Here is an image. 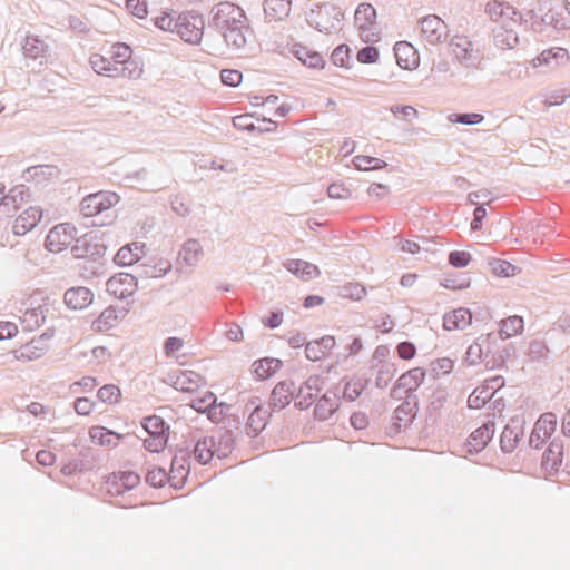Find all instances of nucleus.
<instances>
[{
	"label": "nucleus",
	"instance_id": "nucleus-1",
	"mask_svg": "<svg viewBox=\"0 0 570 570\" xmlns=\"http://www.w3.org/2000/svg\"><path fill=\"white\" fill-rule=\"evenodd\" d=\"M131 48L124 42H116L104 47L101 52L92 53L90 65L95 72L104 76L121 75L131 80H138L144 75V66L140 61L132 60Z\"/></svg>",
	"mask_w": 570,
	"mask_h": 570
},
{
	"label": "nucleus",
	"instance_id": "nucleus-2",
	"mask_svg": "<svg viewBox=\"0 0 570 570\" xmlns=\"http://www.w3.org/2000/svg\"><path fill=\"white\" fill-rule=\"evenodd\" d=\"M214 26L232 51L243 50L252 36L244 10L230 2L219 3L214 13Z\"/></svg>",
	"mask_w": 570,
	"mask_h": 570
},
{
	"label": "nucleus",
	"instance_id": "nucleus-3",
	"mask_svg": "<svg viewBox=\"0 0 570 570\" xmlns=\"http://www.w3.org/2000/svg\"><path fill=\"white\" fill-rule=\"evenodd\" d=\"M485 13L500 26L494 35L495 45L501 49L514 48L519 43L514 27L522 21L517 9L507 1L491 0L485 4Z\"/></svg>",
	"mask_w": 570,
	"mask_h": 570
},
{
	"label": "nucleus",
	"instance_id": "nucleus-4",
	"mask_svg": "<svg viewBox=\"0 0 570 570\" xmlns=\"http://www.w3.org/2000/svg\"><path fill=\"white\" fill-rule=\"evenodd\" d=\"M344 11L333 2L318 4L308 14V21L316 29L324 33H333L342 28Z\"/></svg>",
	"mask_w": 570,
	"mask_h": 570
},
{
	"label": "nucleus",
	"instance_id": "nucleus-5",
	"mask_svg": "<svg viewBox=\"0 0 570 570\" xmlns=\"http://www.w3.org/2000/svg\"><path fill=\"white\" fill-rule=\"evenodd\" d=\"M354 24L363 42L376 43L381 40L377 12L371 3L364 2L357 6L354 13Z\"/></svg>",
	"mask_w": 570,
	"mask_h": 570
},
{
	"label": "nucleus",
	"instance_id": "nucleus-6",
	"mask_svg": "<svg viewBox=\"0 0 570 570\" xmlns=\"http://www.w3.org/2000/svg\"><path fill=\"white\" fill-rule=\"evenodd\" d=\"M230 451L229 439L222 434L204 436L199 439L194 448L195 459L202 463H209L215 456L225 458Z\"/></svg>",
	"mask_w": 570,
	"mask_h": 570
},
{
	"label": "nucleus",
	"instance_id": "nucleus-7",
	"mask_svg": "<svg viewBox=\"0 0 570 570\" xmlns=\"http://www.w3.org/2000/svg\"><path fill=\"white\" fill-rule=\"evenodd\" d=\"M142 426L148 433V438L144 440L145 448L155 453L163 451L169 436V426L166 422L158 415H151L144 420Z\"/></svg>",
	"mask_w": 570,
	"mask_h": 570
},
{
	"label": "nucleus",
	"instance_id": "nucleus-8",
	"mask_svg": "<svg viewBox=\"0 0 570 570\" xmlns=\"http://www.w3.org/2000/svg\"><path fill=\"white\" fill-rule=\"evenodd\" d=\"M450 53L466 67H479L481 58L472 41L464 35H454L449 42Z\"/></svg>",
	"mask_w": 570,
	"mask_h": 570
},
{
	"label": "nucleus",
	"instance_id": "nucleus-9",
	"mask_svg": "<svg viewBox=\"0 0 570 570\" xmlns=\"http://www.w3.org/2000/svg\"><path fill=\"white\" fill-rule=\"evenodd\" d=\"M120 197L114 191H99L86 196L81 204V213L86 217H94L116 206Z\"/></svg>",
	"mask_w": 570,
	"mask_h": 570
},
{
	"label": "nucleus",
	"instance_id": "nucleus-10",
	"mask_svg": "<svg viewBox=\"0 0 570 570\" xmlns=\"http://www.w3.org/2000/svg\"><path fill=\"white\" fill-rule=\"evenodd\" d=\"M205 21L200 16L180 14L176 33L185 41L197 45L203 39Z\"/></svg>",
	"mask_w": 570,
	"mask_h": 570
},
{
	"label": "nucleus",
	"instance_id": "nucleus-11",
	"mask_svg": "<svg viewBox=\"0 0 570 570\" xmlns=\"http://www.w3.org/2000/svg\"><path fill=\"white\" fill-rule=\"evenodd\" d=\"M558 425L557 415L552 412H546L534 423L531 431L529 443L534 449H540L556 432Z\"/></svg>",
	"mask_w": 570,
	"mask_h": 570
},
{
	"label": "nucleus",
	"instance_id": "nucleus-12",
	"mask_svg": "<svg viewBox=\"0 0 570 570\" xmlns=\"http://www.w3.org/2000/svg\"><path fill=\"white\" fill-rule=\"evenodd\" d=\"M76 237V228L70 224H59L50 229L47 235L46 246L52 253H60L72 244Z\"/></svg>",
	"mask_w": 570,
	"mask_h": 570
},
{
	"label": "nucleus",
	"instance_id": "nucleus-13",
	"mask_svg": "<svg viewBox=\"0 0 570 570\" xmlns=\"http://www.w3.org/2000/svg\"><path fill=\"white\" fill-rule=\"evenodd\" d=\"M137 288L136 278L128 273H119L110 277L107 282V292L116 298H127L131 296Z\"/></svg>",
	"mask_w": 570,
	"mask_h": 570
},
{
	"label": "nucleus",
	"instance_id": "nucleus-14",
	"mask_svg": "<svg viewBox=\"0 0 570 570\" xmlns=\"http://www.w3.org/2000/svg\"><path fill=\"white\" fill-rule=\"evenodd\" d=\"M127 309L109 306L105 308L91 323V330L95 333H107L118 326L126 317Z\"/></svg>",
	"mask_w": 570,
	"mask_h": 570
},
{
	"label": "nucleus",
	"instance_id": "nucleus-15",
	"mask_svg": "<svg viewBox=\"0 0 570 570\" xmlns=\"http://www.w3.org/2000/svg\"><path fill=\"white\" fill-rule=\"evenodd\" d=\"M30 197L29 188L22 184L11 187L8 191L3 190L1 197L0 215H11Z\"/></svg>",
	"mask_w": 570,
	"mask_h": 570
},
{
	"label": "nucleus",
	"instance_id": "nucleus-16",
	"mask_svg": "<svg viewBox=\"0 0 570 570\" xmlns=\"http://www.w3.org/2000/svg\"><path fill=\"white\" fill-rule=\"evenodd\" d=\"M43 215L42 208L39 206H29L23 209L14 219L12 230L16 235H24L33 229Z\"/></svg>",
	"mask_w": 570,
	"mask_h": 570
},
{
	"label": "nucleus",
	"instance_id": "nucleus-17",
	"mask_svg": "<svg viewBox=\"0 0 570 570\" xmlns=\"http://www.w3.org/2000/svg\"><path fill=\"white\" fill-rule=\"evenodd\" d=\"M421 32L430 43H439L446 36V24L438 16L430 14L421 20Z\"/></svg>",
	"mask_w": 570,
	"mask_h": 570
},
{
	"label": "nucleus",
	"instance_id": "nucleus-18",
	"mask_svg": "<svg viewBox=\"0 0 570 570\" xmlns=\"http://www.w3.org/2000/svg\"><path fill=\"white\" fill-rule=\"evenodd\" d=\"M94 293L85 286H76L66 291L63 299L68 308L81 311L90 306L94 302Z\"/></svg>",
	"mask_w": 570,
	"mask_h": 570
},
{
	"label": "nucleus",
	"instance_id": "nucleus-19",
	"mask_svg": "<svg viewBox=\"0 0 570 570\" xmlns=\"http://www.w3.org/2000/svg\"><path fill=\"white\" fill-rule=\"evenodd\" d=\"M570 55L564 48H551L543 50L538 57L532 60L533 67L547 66L557 68L569 63Z\"/></svg>",
	"mask_w": 570,
	"mask_h": 570
},
{
	"label": "nucleus",
	"instance_id": "nucleus-20",
	"mask_svg": "<svg viewBox=\"0 0 570 570\" xmlns=\"http://www.w3.org/2000/svg\"><path fill=\"white\" fill-rule=\"evenodd\" d=\"M394 52L397 65L405 70H414L420 63L416 49L407 41L396 42Z\"/></svg>",
	"mask_w": 570,
	"mask_h": 570
},
{
	"label": "nucleus",
	"instance_id": "nucleus-21",
	"mask_svg": "<svg viewBox=\"0 0 570 570\" xmlns=\"http://www.w3.org/2000/svg\"><path fill=\"white\" fill-rule=\"evenodd\" d=\"M59 176L57 167L49 165L32 166L24 170L23 179L36 185H46L56 180Z\"/></svg>",
	"mask_w": 570,
	"mask_h": 570
},
{
	"label": "nucleus",
	"instance_id": "nucleus-22",
	"mask_svg": "<svg viewBox=\"0 0 570 570\" xmlns=\"http://www.w3.org/2000/svg\"><path fill=\"white\" fill-rule=\"evenodd\" d=\"M48 348L43 336L35 337L26 345L13 351L14 357L20 361H32L41 357Z\"/></svg>",
	"mask_w": 570,
	"mask_h": 570
},
{
	"label": "nucleus",
	"instance_id": "nucleus-23",
	"mask_svg": "<svg viewBox=\"0 0 570 570\" xmlns=\"http://www.w3.org/2000/svg\"><path fill=\"white\" fill-rule=\"evenodd\" d=\"M320 383L321 379L318 376L308 377L299 387L295 403L301 409H306L312 405L315 400V396L320 392Z\"/></svg>",
	"mask_w": 570,
	"mask_h": 570
},
{
	"label": "nucleus",
	"instance_id": "nucleus-24",
	"mask_svg": "<svg viewBox=\"0 0 570 570\" xmlns=\"http://www.w3.org/2000/svg\"><path fill=\"white\" fill-rule=\"evenodd\" d=\"M146 245L134 242L122 246L115 256V262L121 266H131L145 255Z\"/></svg>",
	"mask_w": 570,
	"mask_h": 570
},
{
	"label": "nucleus",
	"instance_id": "nucleus-25",
	"mask_svg": "<svg viewBox=\"0 0 570 570\" xmlns=\"http://www.w3.org/2000/svg\"><path fill=\"white\" fill-rule=\"evenodd\" d=\"M205 380L197 373L193 371H180L176 374L174 380V386L177 390L187 393H194L199 390V387L205 386Z\"/></svg>",
	"mask_w": 570,
	"mask_h": 570
},
{
	"label": "nucleus",
	"instance_id": "nucleus-26",
	"mask_svg": "<svg viewBox=\"0 0 570 570\" xmlns=\"http://www.w3.org/2000/svg\"><path fill=\"white\" fill-rule=\"evenodd\" d=\"M563 451L562 446L551 443L542 455V469L549 475L557 473L562 464Z\"/></svg>",
	"mask_w": 570,
	"mask_h": 570
},
{
	"label": "nucleus",
	"instance_id": "nucleus-27",
	"mask_svg": "<svg viewBox=\"0 0 570 570\" xmlns=\"http://www.w3.org/2000/svg\"><path fill=\"white\" fill-rule=\"evenodd\" d=\"M335 346L333 336H324L318 341L309 342L305 347V354L311 361L324 358Z\"/></svg>",
	"mask_w": 570,
	"mask_h": 570
},
{
	"label": "nucleus",
	"instance_id": "nucleus-28",
	"mask_svg": "<svg viewBox=\"0 0 570 570\" xmlns=\"http://www.w3.org/2000/svg\"><path fill=\"white\" fill-rule=\"evenodd\" d=\"M471 322V312L462 307L445 314L443 318L444 328L448 331L464 330Z\"/></svg>",
	"mask_w": 570,
	"mask_h": 570
},
{
	"label": "nucleus",
	"instance_id": "nucleus-29",
	"mask_svg": "<svg viewBox=\"0 0 570 570\" xmlns=\"http://www.w3.org/2000/svg\"><path fill=\"white\" fill-rule=\"evenodd\" d=\"M285 267L303 281H311L320 275V269L316 265L302 259H289Z\"/></svg>",
	"mask_w": 570,
	"mask_h": 570
},
{
	"label": "nucleus",
	"instance_id": "nucleus-30",
	"mask_svg": "<svg viewBox=\"0 0 570 570\" xmlns=\"http://www.w3.org/2000/svg\"><path fill=\"white\" fill-rule=\"evenodd\" d=\"M291 0H266L264 12L269 21H282L289 16Z\"/></svg>",
	"mask_w": 570,
	"mask_h": 570
},
{
	"label": "nucleus",
	"instance_id": "nucleus-31",
	"mask_svg": "<svg viewBox=\"0 0 570 570\" xmlns=\"http://www.w3.org/2000/svg\"><path fill=\"white\" fill-rule=\"evenodd\" d=\"M295 385L292 381H282L272 391V403L285 407L294 399Z\"/></svg>",
	"mask_w": 570,
	"mask_h": 570
},
{
	"label": "nucleus",
	"instance_id": "nucleus-32",
	"mask_svg": "<svg viewBox=\"0 0 570 570\" xmlns=\"http://www.w3.org/2000/svg\"><path fill=\"white\" fill-rule=\"evenodd\" d=\"M89 438L96 444L111 446L118 443L121 435L105 426L95 425L89 429Z\"/></svg>",
	"mask_w": 570,
	"mask_h": 570
},
{
	"label": "nucleus",
	"instance_id": "nucleus-33",
	"mask_svg": "<svg viewBox=\"0 0 570 570\" xmlns=\"http://www.w3.org/2000/svg\"><path fill=\"white\" fill-rule=\"evenodd\" d=\"M189 474V466L184 456L178 458L177 455L173 459L171 468L168 473V480L175 487H181Z\"/></svg>",
	"mask_w": 570,
	"mask_h": 570
},
{
	"label": "nucleus",
	"instance_id": "nucleus-34",
	"mask_svg": "<svg viewBox=\"0 0 570 570\" xmlns=\"http://www.w3.org/2000/svg\"><path fill=\"white\" fill-rule=\"evenodd\" d=\"M493 429L488 424H484L473 431L468 440V446L470 451H481L492 439Z\"/></svg>",
	"mask_w": 570,
	"mask_h": 570
},
{
	"label": "nucleus",
	"instance_id": "nucleus-35",
	"mask_svg": "<svg viewBox=\"0 0 570 570\" xmlns=\"http://www.w3.org/2000/svg\"><path fill=\"white\" fill-rule=\"evenodd\" d=\"M26 57L37 60L47 56L48 47L36 36H27L22 46Z\"/></svg>",
	"mask_w": 570,
	"mask_h": 570
},
{
	"label": "nucleus",
	"instance_id": "nucleus-36",
	"mask_svg": "<svg viewBox=\"0 0 570 570\" xmlns=\"http://www.w3.org/2000/svg\"><path fill=\"white\" fill-rule=\"evenodd\" d=\"M424 379L425 371L421 367H414L399 377L397 385L406 391H415Z\"/></svg>",
	"mask_w": 570,
	"mask_h": 570
},
{
	"label": "nucleus",
	"instance_id": "nucleus-37",
	"mask_svg": "<svg viewBox=\"0 0 570 570\" xmlns=\"http://www.w3.org/2000/svg\"><path fill=\"white\" fill-rule=\"evenodd\" d=\"M268 417L267 409L256 406L247 420L248 434L257 435L261 433L266 428Z\"/></svg>",
	"mask_w": 570,
	"mask_h": 570
},
{
	"label": "nucleus",
	"instance_id": "nucleus-38",
	"mask_svg": "<svg viewBox=\"0 0 570 570\" xmlns=\"http://www.w3.org/2000/svg\"><path fill=\"white\" fill-rule=\"evenodd\" d=\"M338 409V400L336 395L324 394L315 405V415L320 420H327Z\"/></svg>",
	"mask_w": 570,
	"mask_h": 570
},
{
	"label": "nucleus",
	"instance_id": "nucleus-39",
	"mask_svg": "<svg viewBox=\"0 0 570 570\" xmlns=\"http://www.w3.org/2000/svg\"><path fill=\"white\" fill-rule=\"evenodd\" d=\"M295 56L303 65L307 66L308 68H323L325 63L323 57L318 52L304 46H298L296 48Z\"/></svg>",
	"mask_w": 570,
	"mask_h": 570
},
{
	"label": "nucleus",
	"instance_id": "nucleus-40",
	"mask_svg": "<svg viewBox=\"0 0 570 570\" xmlns=\"http://www.w3.org/2000/svg\"><path fill=\"white\" fill-rule=\"evenodd\" d=\"M281 367V361L276 358H262L254 363V374L259 380H266L274 375Z\"/></svg>",
	"mask_w": 570,
	"mask_h": 570
},
{
	"label": "nucleus",
	"instance_id": "nucleus-41",
	"mask_svg": "<svg viewBox=\"0 0 570 570\" xmlns=\"http://www.w3.org/2000/svg\"><path fill=\"white\" fill-rule=\"evenodd\" d=\"M353 164L357 170H380L387 166V163L381 158L372 157L368 155H356L353 158Z\"/></svg>",
	"mask_w": 570,
	"mask_h": 570
},
{
	"label": "nucleus",
	"instance_id": "nucleus-42",
	"mask_svg": "<svg viewBox=\"0 0 570 570\" xmlns=\"http://www.w3.org/2000/svg\"><path fill=\"white\" fill-rule=\"evenodd\" d=\"M523 318L520 316H511L503 320L500 325V336L511 337L519 334L523 330Z\"/></svg>",
	"mask_w": 570,
	"mask_h": 570
},
{
	"label": "nucleus",
	"instance_id": "nucleus-43",
	"mask_svg": "<svg viewBox=\"0 0 570 570\" xmlns=\"http://www.w3.org/2000/svg\"><path fill=\"white\" fill-rule=\"evenodd\" d=\"M491 273L499 277H511L517 275L518 267L503 259H492L490 262Z\"/></svg>",
	"mask_w": 570,
	"mask_h": 570
},
{
	"label": "nucleus",
	"instance_id": "nucleus-44",
	"mask_svg": "<svg viewBox=\"0 0 570 570\" xmlns=\"http://www.w3.org/2000/svg\"><path fill=\"white\" fill-rule=\"evenodd\" d=\"M98 399L108 404H117L121 399V391L115 384H106L98 390Z\"/></svg>",
	"mask_w": 570,
	"mask_h": 570
},
{
	"label": "nucleus",
	"instance_id": "nucleus-45",
	"mask_svg": "<svg viewBox=\"0 0 570 570\" xmlns=\"http://www.w3.org/2000/svg\"><path fill=\"white\" fill-rule=\"evenodd\" d=\"M491 396L492 393L488 387H476L468 399L469 406L472 409H480L491 399Z\"/></svg>",
	"mask_w": 570,
	"mask_h": 570
},
{
	"label": "nucleus",
	"instance_id": "nucleus-46",
	"mask_svg": "<svg viewBox=\"0 0 570 570\" xmlns=\"http://www.w3.org/2000/svg\"><path fill=\"white\" fill-rule=\"evenodd\" d=\"M140 482V476L132 471H125L115 474L112 478L114 484H121L125 489H132Z\"/></svg>",
	"mask_w": 570,
	"mask_h": 570
},
{
	"label": "nucleus",
	"instance_id": "nucleus-47",
	"mask_svg": "<svg viewBox=\"0 0 570 570\" xmlns=\"http://www.w3.org/2000/svg\"><path fill=\"white\" fill-rule=\"evenodd\" d=\"M216 404L214 393L206 391L203 396L193 399L190 406L197 412H206Z\"/></svg>",
	"mask_w": 570,
	"mask_h": 570
},
{
	"label": "nucleus",
	"instance_id": "nucleus-48",
	"mask_svg": "<svg viewBox=\"0 0 570 570\" xmlns=\"http://www.w3.org/2000/svg\"><path fill=\"white\" fill-rule=\"evenodd\" d=\"M155 24L164 31L175 32L178 24V18L175 19L171 12L163 11L155 18Z\"/></svg>",
	"mask_w": 570,
	"mask_h": 570
},
{
	"label": "nucleus",
	"instance_id": "nucleus-49",
	"mask_svg": "<svg viewBox=\"0 0 570 570\" xmlns=\"http://www.w3.org/2000/svg\"><path fill=\"white\" fill-rule=\"evenodd\" d=\"M146 481L155 488H160L169 481L168 473L163 468H153L148 471Z\"/></svg>",
	"mask_w": 570,
	"mask_h": 570
},
{
	"label": "nucleus",
	"instance_id": "nucleus-50",
	"mask_svg": "<svg viewBox=\"0 0 570 570\" xmlns=\"http://www.w3.org/2000/svg\"><path fill=\"white\" fill-rule=\"evenodd\" d=\"M126 8L139 19H144L148 14L146 0H126Z\"/></svg>",
	"mask_w": 570,
	"mask_h": 570
},
{
	"label": "nucleus",
	"instance_id": "nucleus-51",
	"mask_svg": "<svg viewBox=\"0 0 570 570\" xmlns=\"http://www.w3.org/2000/svg\"><path fill=\"white\" fill-rule=\"evenodd\" d=\"M220 79L226 86L237 87L243 80V75L235 69H224L220 72Z\"/></svg>",
	"mask_w": 570,
	"mask_h": 570
},
{
	"label": "nucleus",
	"instance_id": "nucleus-52",
	"mask_svg": "<svg viewBox=\"0 0 570 570\" xmlns=\"http://www.w3.org/2000/svg\"><path fill=\"white\" fill-rule=\"evenodd\" d=\"M391 111L397 119L411 121L417 116V110L412 106H394Z\"/></svg>",
	"mask_w": 570,
	"mask_h": 570
},
{
	"label": "nucleus",
	"instance_id": "nucleus-53",
	"mask_svg": "<svg viewBox=\"0 0 570 570\" xmlns=\"http://www.w3.org/2000/svg\"><path fill=\"white\" fill-rule=\"evenodd\" d=\"M379 50L375 47H365L357 52V61L361 63H374L379 59Z\"/></svg>",
	"mask_w": 570,
	"mask_h": 570
},
{
	"label": "nucleus",
	"instance_id": "nucleus-54",
	"mask_svg": "<svg viewBox=\"0 0 570 570\" xmlns=\"http://www.w3.org/2000/svg\"><path fill=\"white\" fill-rule=\"evenodd\" d=\"M95 402L88 397H78L75 401L73 407L79 415H89L95 409Z\"/></svg>",
	"mask_w": 570,
	"mask_h": 570
},
{
	"label": "nucleus",
	"instance_id": "nucleus-55",
	"mask_svg": "<svg viewBox=\"0 0 570 570\" xmlns=\"http://www.w3.org/2000/svg\"><path fill=\"white\" fill-rule=\"evenodd\" d=\"M471 261V255L464 250H455L450 253L449 262L454 267H465Z\"/></svg>",
	"mask_w": 570,
	"mask_h": 570
},
{
	"label": "nucleus",
	"instance_id": "nucleus-56",
	"mask_svg": "<svg viewBox=\"0 0 570 570\" xmlns=\"http://www.w3.org/2000/svg\"><path fill=\"white\" fill-rule=\"evenodd\" d=\"M450 121L452 122H460V124H466V125H474L479 124L483 120V116L480 114H463V115H451L449 117Z\"/></svg>",
	"mask_w": 570,
	"mask_h": 570
},
{
	"label": "nucleus",
	"instance_id": "nucleus-57",
	"mask_svg": "<svg viewBox=\"0 0 570 570\" xmlns=\"http://www.w3.org/2000/svg\"><path fill=\"white\" fill-rule=\"evenodd\" d=\"M397 355L402 360H412L416 354L414 344L410 342H402L396 347Z\"/></svg>",
	"mask_w": 570,
	"mask_h": 570
},
{
	"label": "nucleus",
	"instance_id": "nucleus-58",
	"mask_svg": "<svg viewBox=\"0 0 570 570\" xmlns=\"http://www.w3.org/2000/svg\"><path fill=\"white\" fill-rule=\"evenodd\" d=\"M18 333V327L11 322H0V340L13 337Z\"/></svg>",
	"mask_w": 570,
	"mask_h": 570
},
{
	"label": "nucleus",
	"instance_id": "nucleus-59",
	"mask_svg": "<svg viewBox=\"0 0 570 570\" xmlns=\"http://www.w3.org/2000/svg\"><path fill=\"white\" fill-rule=\"evenodd\" d=\"M348 51L350 49L347 46L337 47L332 53V60L334 61V63L338 66H344L348 57Z\"/></svg>",
	"mask_w": 570,
	"mask_h": 570
},
{
	"label": "nucleus",
	"instance_id": "nucleus-60",
	"mask_svg": "<svg viewBox=\"0 0 570 570\" xmlns=\"http://www.w3.org/2000/svg\"><path fill=\"white\" fill-rule=\"evenodd\" d=\"M183 347V340L178 337H169L165 343V352L168 356L174 355Z\"/></svg>",
	"mask_w": 570,
	"mask_h": 570
},
{
	"label": "nucleus",
	"instance_id": "nucleus-61",
	"mask_svg": "<svg viewBox=\"0 0 570 570\" xmlns=\"http://www.w3.org/2000/svg\"><path fill=\"white\" fill-rule=\"evenodd\" d=\"M453 366H454V362L451 358L442 357L435 362L434 371H439L441 373L446 374L453 370Z\"/></svg>",
	"mask_w": 570,
	"mask_h": 570
},
{
	"label": "nucleus",
	"instance_id": "nucleus-62",
	"mask_svg": "<svg viewBox=\"0 0 570 570\" xmlns=\"http://www.w3.org/2000/svg\"><path fill=\"white\" fill-rule=\"evenodd\" d=\"M367 193L372 197L381 198L387 195L389 187L383 184L374 183L368 187Z\"/></svg>",
	"mask_w": 570,
	"mask_h": 570
},
{
	"label": "nucleus",
	"instance_id": "nucleus-63",
	"mask_svg": "<svg viewBox=\"0 0 570 570\" xmlns=\"http://www.w3.org/2000/svg\"><path fill=\"white\" fill-rule=\"evenodd\" d=\"M226 409L227 406L224 403H220L219 405L215 404L212 409L207 411L208 417L214 422H218L224 416Z\"/></svg>",
	"mask_w": 570,
	"mask_h": 570
},
{
	"label": "nucleus",
	"instance_id": "nucleus-64",
	"mask_svg": "<svg viewBox=\"0 0 570 570\" xmlns=\"http://www.w3.org/2000/svg\"><path fill=\"white\" fill-rule=\"evenodd\" d=\"M37 462L45 466H50L55 463V455L52 452L41 450L37 453Z\"/></svg>",
	"mask_w": 570,
	"mask_h": 570
}]
</instances>
